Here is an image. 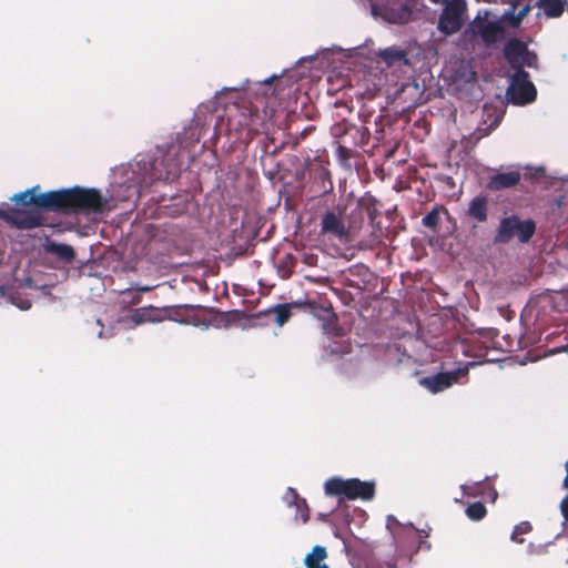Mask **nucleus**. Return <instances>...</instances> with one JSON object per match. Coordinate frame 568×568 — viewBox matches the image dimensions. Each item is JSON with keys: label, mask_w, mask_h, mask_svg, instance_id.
Wrapping results in <instances>:
<instances>
[{"label": "nucleus", "mask_w": 568, "mask_h": 568, "mask_svg": "<svg viewBox=\"0 0 568 568\" xmlns=\"http://www.w3.org/2000/svg\"><path fill=\"white\" fill-rule=\"evenodd\" d=\"M566 6L568 7V0H567V3H566Z\"/></svg>", "instance_id": "0e129e2a"}, {"label": "nucleus", "mask_w": 568, "mask_h": 568, "mask_svg": "<svg viewBox=\"0 0 568 568\" xmlns=\"http://www.w3.org/2000/svg\"><path fill=\"white\" fill-rule=\"evenodd\" d=\"M477 32L486 43H495L505 38V29L500 20L477 23Z\"/></svg>", "instance_id": "f3484780"}, {"label": "nucleus", "mask_w": 568, "mask_h": 568, "mask_svg": "<svg viewBox=\"0 0 568 568\" xmlns=\"http://www.w3.org/2000/svg\"><path fill=\"white\" fill-rule=\"evenodd\" d=\"M561 352L568 353V343L566 345H562V346L555 347V348L550 349L548 352V355H555V354H558V353H561Z\"/></svg>", "instance_id": "49530a36"}, {"label": "nucleus", "mask_w": 568, "mask_h": 568, "mask_svg": "<svg viewBox=\"0 0 568 568\" xmlns=\"http://www.w3.org/2000/svg\"><path fill=\"white\" fill-rule=\"evenodd\" d=\"M455 501L456 503L460 501V497L455 498Z\"/></svg>", "instance_id": "680f3d73"}, {"label": "nucleus", "mask_w": 568, "mask_h": 568, "mask_svg": "<svg viewBox=\"0 0 568 568\" xmlns=\"http://www.w3.org/2000/svg\"><path fill=\"white\" fill-rule=\"evenodd\" d=\"M176 153V146L169 145L166 150L158 146L154 153L136 154L125 170V182H129L126 197L139 195L143 187H149L155 181L176 180L181 172Z\"/></svg>", "instance_id": "7ed1b4c3"}, {"label": "nucleus", "mask_w": 568, "mask_h": 568, "mask_svg": "<svg viewBox=\"0 0 568 568\" xmlns=\"http://www.w3.org/2000/svg\"><path fill=\"white\" fill-rule=\"evenodd\" d=\"M44 253L55 256L60 262L71 263L77 253L72 245L45 237L42 245Z\"/></svg>", "instance_id": "2eb2a0df"}, {"label": "nucleus", "mask_w": 568, "mask_h": 568, "mask_svg": "<svg viewBox=\"0 0 568 568\" xmlns=\"http://www.w3.org/2000/svg\"><path fill=\"white\" fill-rule=\"evenodd\" d=\"M560 513L565 520L568 521V495L560 503Z\"/></svg>", "instance_id": "79ce46f5"}, {"label": "nucleus", "mask_w": 568, "mask_h": 568, "mask_svg": "<svg viewBox=\"0 0 568 568\" xmlns=\"http://www.w3.org/2000/svg\"><path fill=\"white\" fill-rule=\"evenodd\" d=\"M439 223V212L437 207L430 210L426 215L422 219V224L425 227L435 230Z\"/></svg>", "instance_id": "c85d7f7f"}, {"label": "nucleus", "mask_w": 568, "mask_h": 568, "mask_svg": "<svg viewBox=\"0 0 568 568\" xmlns=\"http://www.w3.org/2000/svg\"><path fill=\"white\" fill-rule=\"evenodd\" d=\"M443 6L444 8L437 21V30L444 37H449L459 32L464 27L467 3L466 0H446Z\"/></svg>", "instance_id": "6e6552de"}, {"label": "nucleus", "mask_w": 568, "mask_h": 568, "mask_svg": "<svg viewBox=\"0 0 568 568\" xmlns=\"http://www.w3.org/2000/svg\"><path fill=\"white\" fill-rule=\"evenodd\" d=\"M363 45H356L348 49H344L337 44L331 47L320 48L315 53L301 57L294 63V68L303 67L308 63V71L313 68H323L333 63L332 55L336 53L343 54L345 59L354 58L356 55H363Z\"/></svg>", "instance_id": "9d476101"}, {"label": "nucleus", "mask_w": 568, "mask_h": 568, "mask_svg": "<svg viewBox=\"0 0 568 568\" xmlns=\"http://www.w3.org/2000/svg\"><path fill=\"white\" fill-rule=\"evenodd\" d=\"M531 170L530 178L546 190L562 192L556 199L558 207L568 205V175H560L558 172L548 173L544 165L528 166Z\"/></svg>", "instance_id": "9b49d317"}, {"label": "nucleus", "mask_w": 568, "mask_h": 568, "mask_svg": "<svg viewBox=\"0 0 568 568\" xmlns=\"http://www.w3.org/2000/svg\"><path fill=\"white\" fill-rule=\"evenodd\" d=\"M54 286V283L41 284L38 291L41 292V295L44 297H49L50 301L54 302L55 297L52 295L51 290Z\"/></svg>", "instance_id": "e433bc0d"}, {"label": "nucleus", "mask_w": 568, "mask_h": 568, "mask_svg": "<svg viewBox=\"0 0 568 568\" xmlns=\"http://www.w3.org/2000/svg\"><path fill=\"white\" fill-rule=\"evenodd\" d=\"M102 331L99 332L98 336L101 338L102 337Z\"/></svg>", "instance_id": "052dcab7"}, {"label": "nucleus", "mask_w": 568, "mask_h": 568, "mask_svg": "<svg viewBox=\"0 0 568 568\" xmlns=\"http://www.w3.org/2000/svg\"><path fill=\"white\" fill-rule=\"evenodd\" d=\"M432 531V527L426 525L425 528L416 529V532L419 536V544L415 549L414 554H417L420 549L429 550L432 548V544L426 540L429 537Z\"/></svg>", "instance_id": "cd10ccee"}, {"label": "nucleus", "mask_w": 568, "mask_h": 568, "mask_svg": "<svg viewBox=\"0 0 568 568\" xmlns=\"http://www.w3.org/2000/svg\"><path fill=\"white\" fill-rule=\"evenodd\" d=\"M317 260H318V257L315 254H305L303 257L304 263L310 266L316 265Z\"/></svg>", "instance_id": "37998d69"}, {"label": "nucleus", "mask_w": 568, "mask_h": 568, "mask_svg": "<svg viewBox=\"0 0 568 568\" xmlns=\"http://www.w3.org/2000/svg\"><path fill=\"white\" fill-rule=\"evenodd\" d=\"M524 0H501L503 3H508V8L509 10L514 11V12H517L518 11V8L521 6Z\"/></svg>", "instance_id": "ea45409f"}, {"label": "nucleus", "mask_w": 568, "mask_h": 568, "mask_svg": "<svg viewBox=\"0 0 568 568\" xmlns=\"http://www.w3.org/2000/svg\"><path fill=\"white\" fill-rule=\"evenodd\" d=\"M429 1L433 2V3H436V4L437 3H442L443 4V3H445L446 0H429Z\"/></svg>", "instance_id": "4d7b16f0"}, {"label": "nucleus", "mask_w": 568, "mask_h": 568, "mask_svg": "<svg viewBox=\"0 0 568 568\" xmlns=\"http://www.w3.org/2000/svg\"><path fill=\"white\" fill-rule=\"evenodd\" d=\"M11 293L12 292L10 291L9 286H7L4 284L0 285V296L7 297V300L9 301V294H11Z\"/></svg>", "instance_id": "de8ad7c7"}, {"label": "nucleus", "mask_w": 568, "mask_h": 568, "mask_svg": "<svg viewBox=\"0 0 568 568\" xmlns=\"http://www.w3.org/2000/svg\"><path fill=\"white\" fill-rule=\"evenodd\" d=\"M489 10L478 11L477 16L475 17L473 23L477 26L478 22H486L488 21L487 18L489 16Z\"/></svg>", "instance_id": "58836bf2"}, {"label": "nucleus", "mask_w": 568, "mask_h": 568, "mask_svg": "<svg viewBox=\"0 0 568 568\" xmlns=\"http://www.w3.org/2000/svg\"><path fill=\"white\" fill-rule=\"evenodd\" d=\"M20 287L38 290L39 284L36 282V274L24 276L23 278H17Z\"/></svg>", "instance_id": "f704fd0d"}, {"label": "nucleus", "mask_w": 568, "mask_h": 568, "mask_svg": "<svg viewBox=\"0 0 568 568\" xmlns=\"http://www.w3.org/2000/svg\"><path fill=\"white\" fill-rule=\"evenodd\" d=\"M465 514L469 520L479 521L486 516L487 509L481 501H474L466 507Z\"/></svg>", "instance_id": "b1692460"}, {"label": "nucleus", "mask_w": 568, "mask_h": 568, "mask_svg": "<svg viewBox=\"0 0 568 568\" xmlns=\"http://www.w3.org/2000/svg\"><path fill=\"white\" fill-rule=\"evenodd\" d=\"M564 488L568 489V474L566 475L564 481H562Z\"/></svg>", "instance_id": "6e6d98bb"}, {"label": "nucleus", "mask_w": 568, "mask_h": 568, "mask_svg": "<svg viewBox=\"0 0 568 568\" xmlns=\"http://www.w3.org/2000/svg\"><path fill=\"white\" fill-rule=\"evenodd\" d=\"M294 258L291 254H286L284 261L280 262L276 266L277 273L282 278H288L292 275V267Z\"/></svg>", "instance_id": "bb28decb"}, {"label": "nucleus", "mask_w": 568, "mask_h": 568, "mask_svg": "<svg viewBox=\"0 0 568 568\" xmlns=\"http://www.w3.org/2000/svg\"><path fill=\"white\" fill-rule=\"evenodd\" d=\"M538 548H540V546H538ZM536 551H537V547L532 542H529L527 546V552L535 554Z\"/></svg>", "instance_id": "603ef678"}, {"label": "nucleus", "mask_w": 568, "mask_h": 568, "mask_svg": "<svg viewBox=\"0 0 568 568\" xmlns=\"http://www.w3.org/2000/svg\"><path fill=\"white\" fill-rule=\"evenodd\" d=\"M326 557V548L324 546L316 545L308 554H306L304 565L306 568H329L328 565L322 564V560Z\"/></svg>", "instance_id": "4be33fe9"}, {"label": "nucleus", "mask_w": 568, "mask_h": 568, "mask_svg": "<svg viewBox=\"0 0 568 568\" xmlns=\"http://www.w3.org/2000/svg\"><path fill=\"white\" fill-rule=\"evenodd\" d=\"M248 83H250V80L245 79L239 87H232V88L224 87L222 90L223 91L245 90L247 88Z\"/></svg>", "instance_id": "a18cd8bd"}, {"label": "nucleus", "mask_w": 568, "mask_h": 568, "mask_svg": "<svg viewBox=\"0 0 568 568\" xmlns=\"http://www.w3.org/2000/svg\"><path fill=\"white\" fill-rule=\"evenodd\" d=\"M280 77H281V75L272 74V75H270L268 78H265V79H263V80L257 81V83H260V84H270L274 79H277V78H280Z\"/></svg>", "instance_id": "09e8293b"}, {"label": "nucleus", "mask_w": 568, "mask_h": 568, "mask_svg": "<svg viewBox=\"0 0 568 568\" xmlns=\"http://www.w3.org/2000/svg\"><path fill=\"white\" fill-rule=\"evenodd\" d=\"M473 365H475V363L470 362L465 367H458L456 369L439 372L422 377L419 379V384L430 393L437 394L457 383L459 377L465 376L468 373V366Z\"/></svg>", "instance_id": "ddd939ff"}, {"label": "nucleus", "mask_w": 568, "mask_h": 568, "mask_svg": "<svg viewBox=\"0 0 568 568\" xmlns=\"http://www.w3.org/2000/svg\"><path fill=\"white\" fill-rule=\"evenodd\" d=\"M9 303L21 311H28L32 306L31 301L28 298H22L18 292L9 294Z\"/></svg>", "instance_id": "c756f323"}, {"label": "nucleus", "mask_w": 568, "mask_h": 568, "mask_svg": "<svg viewBox=\"0 0 568 568\" xmlns=\"http://www.w3.org/2000/svg\"><path fill=\"white\" fill-rule=\"evenodd\" d=\"M565 469H566V473L568 474V460L565 464Z\"/></svg>", "instance_id": "bf43d9fd"}, {"label": "nucleus", "mask_w": 568, "mask_h": 568, "mask_svg": "<svg viewBox=\"0 0 568 568\" xmlns=\"http://www.w3.org/2000/svg\"><path fill=\"white\" fill-rule=\"evenodd\" d=\"M567 0H537L535 7L542 10L547 18L560 17L566 7Z\"/></svg>", "instance_id": "aec40b11"}, {"label": "nucleus", "mask_w": 568, "mask_h": 568, "mask_svg": "<svg viewBox=\"0 0 568 568\" xmlns=\"http://www.w3.org/2000/svg\"><path fill=\"white\" fill-rule=\"evenodd\" d=\"M131 287H133L135 291H139L140 294L142 293H146V292H150L154 286H150V285H139L136 283H132L131 284Z\"/></svg>", "instance_id": "c03bdc74"}, {"label": "nucleus", "mask_w": 568, "mask_h": 568, "mask_svg": "<svg viewBox=\"0 0 568 568\" xmlns=\"http://www.w3.org/2000/svg\"><path fill=\"white\" fill-rule=\"evenodd\" d=\"M308 131H310V129H305V130H303V131H302V135H306Z\"/></svg>", "instance_id": "13d9d810"}, {"label": "nucleus", "mask_w": 568, "mask_h": 568, "mask_svg": "<svg viewBox=\"0 0 568 568\" xmlns=\"http://www.w3.org/2000/svg\"><path fill=\"white\" fill-rule=\"evenodd\" d=\"M377 203V199L369 192H366L363 196L357 199L356 209L351 213L349 219L352 220L357 211L359 219H362V213L365 212L371 224L374 225L375 220L379 214L376 207Z\"/></svg>", "instance_id": "a211bd4d"}, {"label": "nucleus", "mask_w": 568, "mask_h": 568, "mask_svg": "<svg viewBox=\"0 0 568 568\" xmlns=\"http://www.w3.org/2000/svg\"><path fill=\"white\" fill-rule=\"evenodd\" d=\"M489 478H490L489 476H486L481 480L474 481L471 485H467V484L460 485V489H462L463 496L477 497V496L485 495V490L481 489L480 487Z\"/></svg>", "instance_id": "393cba45"}, {"label": "nucleus", "mask_w": 568, "mask_h": 568, "mask_svg": "<svg viewBox=\"0 0 568 568\" xmlns=\"http://www.w3.org/2000/svg\"><path fill=\"white\" fill-rule=\"evenodd\" d=\"M532 529V526L529 521H521L518 525H516L513 529V532L510 535V540L517 544H523L524 538L518 537L519 534H528Z\"/></svg>", "instance_id": "a878e982"}, {"label": "nucleus", "mask_w": 568, "mask_h": 568, "mask_svg": "<svg viewBox=\"0 0 568 568\" xmlns=\"http://www.w3.org/2000/svg\"><path fill=\"white\" fill-rule=\"evenodd\" d=\"M519 171L497 172L489 176L486 187L490 191H500L516 186L520 182Z\"/></svg>", "instance_id": "dca6fc26"}, {"label": "nucleus", "mask_w": 568, "mask_h": 568, "mask_svg": "<svg viewBox=\"0 0 568 568\" xmlns=\"http://www.w3.org/2000/svg\"><path fill=\"white\" fill-rule=\"evenodd\" d=\"M154 311H155V308L153 306L135 308L131 314V321L135 325H141V324L148 323V322H151V323L160 322L161 318L153 315Z\"/></svg>", "instance_id": "5701e85b"}, {"label": "nucleus", "mask_w": 568, "mask_h": 568, "mask_svg": "<svg viewBox=\"0 0 568 568\" xmlns=\"http://www.w3.org/2000/svg\"><path fill=\"white\" fill-rule=\"evenodd\" d=\"M390 523H394L396 525H402V523L393 515H388L387 516V524L389 525Z\"/></svg>", "instance_id": "3c124183"}, {"label": "nucleus", "mask_w": 568, "mask_h": 568, "mask_svg": "<svg viewBox=\"0 0 568 568\" xmlns=\"http://www.w3.org/2000/svg\"><path fill=\"white\" fill-rule=\"evenodd\" d=\"M455 501L456 503L460 501V497L455 498Z\"/></svg>", "instance_id": "e2e57ef3"}, {"label": "nucleus", "mask_w": 568, "mask_h": 568, "mask_svg": "<svg viewBox=\"0 0 568 568\" xmlns=\"http://www.w3.org/2000/svg\"><path fill=\"white\" fill-rule=\"evenodd\" d=\"M369 8L373 18L390 24H406L416 18L415 0H356Z\"/></svg>", "instance_id": "39448f33"}, {"label": "nucleus", "mask_w": 568, "mask_h": 568, "mask_svg": "<svg viewBox=\"0 0 568 568\" xmlns=\"http://www.w3.org/2000/svg\"><path fill=\"white\" fill-rule=\"evenodd\" d=\"M293 308H301L321 322V327L328 338V343L323 347L322 358L324 361L334 363L345 376L361 383L374 379L379 375L378 364L375 359L354 354L351 344L343 339L344 329L337 325L336 315L331 308L313 301L297 300L273 305L264 312H260V315L274 314V322L278 326H283L291 318Z\"/></svg>", "instance_id": "f03ea898"}, {"label": "nucleus", "mask_w": 568, "mask_h": 568, "mask_svg": "<svg viewBox=\"0 0 568 568\" xmlns=\"http://www.w3.org/2000/svg\"><path fill=\"white\" fill-rule=\"evenodd\" d=\"M301 498L302 497L298 495L295 488L287 487L285 494L282 497V500L287 507H295Z\"/></svg>", "instance_id": "7c9ffc66"}, {"label": "nucleus", "mask_w": 568, "mask_h": 568, "mask_svg": "<svg viewBox=\"0 0 568 568\" xmlns=\"http://www.w3.org/2000/svg\"><path fill=\"white\" fill-rule=\"evenodd\" d=\"M531 6L529 2L523 4L518 8V11L516 12V19L515 23L521 24L523 19L530 12Z\"/></svg>", "instance_id": "c9c22d12"}, {"label": "nucleus", "mask_w": 568, "mask_h": 568, "mask_svg": "<svg viewBox=\"0 0 568 568\" xmlns=\"http://www.w3.org/2000/svg\"><path fill=\"white\" fill-rule=\"evenodd\" d=\"M322 234H329L338 240H345L349 235V230L345 225L341 214L332 210H326L321 219Z\"/></svg>", "instance_id": "4468645a"}, {"label": "nucleus", "mask_w": 568, "mask_h": 568, "mask_svg": "<svg viewBox=\"0 0 568 568\" xmlns=\"http://www.w3.org/2000/svg\"><path fill=\"white\" fill-rule=\"evenodd\" d=\"M506 108L505 101H498L497 103L485 102L481 109L480 123L471 133V138L478 141L496 130L505 116Z\"/></svg>", "instance_id": "f8f14e48"}, {"label": "nucleus", "mask_w": 568, "mask_h": 568, "mask_svg": "<svg viewBox=\"0 0 568 568\" xmlns=\"http://www.w3.org/2000/svg\"><path fill=\"white\" fill-rule=\"evenodd\" d=\"M295 516H300L303 523H306L310 518V509L305 498H301V500L295 506Z\"/></svg>", "instance_id": "72a5a7b5"}, {"label": "nucleus", "mask_w": 568, "mask_h": 568, "mask_svg": "<svg viewBox=\"0 0 568 568\" xmlns=\"http://www.w3.org/2000/svg\"><path fill=\"white\" fill-rule=\"evenodd\" d=\"M354 268L356 270V274H362V273H365V274H366V273H368V268H367V267H365V266H363V265H362V266H358V265H357V266H355Z\"/></svg>", "instance_id": "864d4df0"}, {"label": "nucleus", "mask_w": 568, "mask_h": 568, "mask_svg": "<svg viewBox=\"0 0 568 568\" xmlns=\"http://www.w3.org/2000/svg\"><path fill=\"white\" fill-rule=\"evenodd\" d=\"M109 200L94 187L83 189L73 185L42 192L40 184H36L10 197L16 205L30 209H0V220L18 230H33L44 225L43 213H102L108 209Z\"/></svg>", "instance_id": "f257e3e1"}, {"label": "nucleus", "mask_w": 568, "mask_h": 568, "mask_svg": "<svg viewBox=\"0 0 568 568\" xmlns=\"http://www.w3.org/2000/svg\"><path fill=\"white\" fill-rule=\"evenodd\" d=\"M503 54L514 72L525 70V67L530 69L539 67L537 53L528 48L527 42L517 38H511L505 43Z\"/></svg>", "instance_id": "1a4fd4ad"}, {"label": "nucleus", "mask_w": 568, "mask_h": 568, "mask_svg": "<svg viewBox=\"0 0 568 568\" xmlns=\"http://www.w3.org/2000/svg\"><path fill=\"white\" fill-rule=\"evenodd\" d=\"M485 495H487L491 503H495L498 498V491L493 486L485 488Z\"/></svg>", "instance_id": "a19ab883"}, {"label": "nucleus", "mask_w": 568, "mask_h": 568, "mask_svg": "<svg viewBox=\"0 0 568 568\" xmlns=\"http://www.w3.org/2000/svg\"><path fill=\"white\" fill-rule=\"evenodd\" d=\"M537 230L532 219H521L518 214H511L499 220L494 236V244H508L514 239L521 244L530 242Z\"/></svg>", "instance_id": "423d86ee"}, {"label": "nucleus", "mask_w": 568, "mask_h": 568, "mask_svg": "<svg viewBox=\"0 0 568 568\" xmlns=\"http://www.w3.org/2000/svg\"><path fill=\"white\" fill-rule=\"evenodd\" d=\"M36 282L39 284V286L41 284H49L50 283V282L45 281L44 276L41 275V274H36Z\"/></svg>", "instance_id": "8fccbe9b"}, {"label": "nucleus", "mask_w": 568, "mask_h": 568, "mask_svg": "<svg viewBox=\"0 0 568 568\" xmlns=\"http://www.w3.org/2000/svg\"><path fill=\"white\" fill-rule=\"evenodd\" d=\"M515 19H516V12L509 10V9H506L498 18L497 20H500V23H506L508 27L513 28V29H517L519 28V24L518 23H515Z\"/></svg>", "instance_id": "473e14b6"}, {"label": "nucleus", "mask_w": 568, "mask_h": 568, "mask_svg": "<svg viewBox=\"0 0 568 568\" xmlns=\"http://www.w3.org/2000/svg\"><path fill=\"white\" fill-rule=\"evenodd\" d=\"M378 55L387 65H393L396 62H404L405 65L409 64L406 50L398 49L395 47H388L379 50Z\"/></svg>", "instance_id": "412c9836"}, {"label": "nucleus", "mask_w": 568, "mask_h": 568, "mask_svg": "<svg viewBox=\"0 0 568 568\" xmlns=\"http://www.w3.org/2000/svg\"><path fill=\"white\" fill-rule=\"evenodd\" d=\"M336 155H337V159L341 162H343V161L348 160L352 156V151L346 146L338 145V148L336 149Z\"/></svg>", "instance_id": "4c0bfd02"}, {"label": "nucleus", "mask_w": 568, "mask_h": 568, "mask_svg": "<svg viewBox=\"0 0 568 568\" xmlns=\"http://www.w3.org/2000/svg\"><path fill=\"white\" fill-rule=\"evenodd\" d=\"M324 493L326 496L336 497L339 501L373 500L376 494L375 480H361L359 478H342L334 476L328 478L324 484Z\"/></svg>", "instance_id": "20e7f679"}, {"label": "nucleus", "mask_w": 568, "mask_h": 568, "mask_svg": "<svg viewBox=\"0 0 568 568\" xmlns=\"http://www.w3.org/2000/svg\"><path fill=\"white\" fill-rule=\"evenodd\" d=\"M123 302L130 305H136L141 301V294L139 291H135L133 287H128L126 290L121 292Z\"/></svg>", "instance_id": "2f4dec72"}, {"label": "nucleus", "mask_w": 568, "mask_h": 568, "mask_svg": "<svg viewBox=\"0 0 568 568\" xmlns=\"http://www.w3.org/2000/svg\"><path fill=\"white\" fill-rule=\"evenodd\" d=\"M400 526H403V527H409V528L414 529L415 531H416V529H417V528L414 526V524H413L412 521H408V523H406V524H402Z\"/></svg>", "instance_id": "5fc2aeb1"}, {"label": "nucleus", "mask_w": 568, "mask_h": 568, "mask_svg": "<svg viewBox=\"0 0 568 568\" xmlns=\"http://www.w3.org/2000/svg\"><path fill=\"white\" fill-rule=\"evenodd\" d=\"M506 103L513 105H527L536 101L537 89L529 79L526 70L514 72L509 77V85L505 93Z\"/></svg>", "instance_id": "0eeeda50"}, {"label": "nucleus", "mask_w": 568, "mask_h": 568, "mask_svg": "<svg viewBox=\"0 0 568 568\" xmlns=\"http://www.w3.org/2000/svg\"><path fill=\"white\" fill-rule=\"evenodd\" d=\"M466 214L479 223L486 222L488 217V199L484 195L473 197Z\"/></svg>", "instance_id": "6ab92c4d"}]
</instances>
